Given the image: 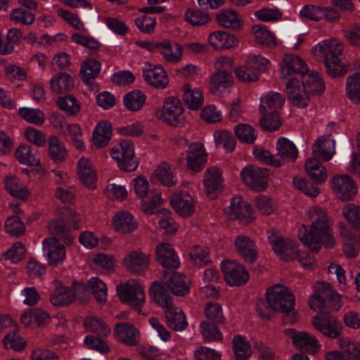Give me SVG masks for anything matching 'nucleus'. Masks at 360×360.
I'll use <instances>...</instances> for the list:
<instances>
[{
  "label": "nucleus",
  "mask_w": 360,
  "mask_h": 360,
  "mask_svg": "<svg viewBox=\"0 0 360 360\" xmlns=\"http://www.w3.org/2000/svg\"><path fill=\"white\" fill-rule=\"evenodd\" d=\"M252 32L257 42L266 46L276 45V37L266 26L254 25L252 26Z\"/></svg>",
  "instance_id": "nucleus-50"
},
{
  "label": "nucleus",
  "mask_w": 360,
  "mask_h": 360,
  "mask_svg": "<svg viewBox=\"0 0 360 360\" xmlns=\"http://www.w3.org/2000/svg\"><path fill=\"white\" fill-rule=\"evenodd\" d=\"M157 260L167 271L177 269L180 265L179 259L174 248L168 243H162L156 247Z\"/></svg>",
  "instance_id": "nucleus-24"
},
{
  "label": "nucleus",
  "mask_w": 360,
  "mask_h": 360,
  "mask_svg": "<svg viewBox=\"0 0 360 360\" xmlns=\"http://www.w3.org/2000/svg\"><path fill=\"white\" fill-rule=\"evenodd\" d=\"M15 157L22 164L37 166L40 164L38 152L29 145L20 146L15 150Z\"/></svg>",
  "instance_id": "nucleus-41"
},
{
  "label": "nucleus",
  "mask_w": 360,
  "mask_h": 360,
  "mask_svg": "<svg viewBox=\"0 0 360 360\" xmlns=\"http://www.w3.org/2000/svg\"><path fill=\"white\" fill-rule=\"evenodd\" d=\"M65 221L63 218L59 220H52L49 224V232L56 237L61 240L67 245H70L74 242L75 237L70 233L68 228L65 226Z\"/></svg>",
  "instance_id": "nucleus-36"
},
{
  "label": "nucleus",
  "mask_w": 360,
  "mask_h": 360,
  "mask_svg": "<svg viewBox=\"0 0 360 360\" xmlns=\"http://www.w3.org/2000/svg\"><path fill=\"white\" fill-rule=\"evenodd\" d=\"M285 334L291 339L293 345L302 352L314 354L320 347L315 337L307 333L298 332L295 329H288L285 330Z\"/></svg>",
  "instance_id": "nucleus-15"
},
{
  "label": "nucleus",
  "mask_w": 360,
  "mask_h": 360,
  "mask_svg": "<svg viewBox=\"0 0 360 360\" xmlns=\"http://www.w3.org/2000/svg\"><path fill=\"white\" fill-rule=\"evenodd\" d=\"M302 86L309 94H321L324 91V82L318 73L304 75L302 76Z\"/></svg>",
  "instance_id": "nucleus-48"
},
{
  "label": "nucleus",
  "mask_w": 360,
  "mask_h": 360,
  "mask_svg": "<svg viewBox=\"0 0 360 360\" xmlns=\"http://www.w3.org/2000/svg\"><path fill=\"white\" fill-rule=\"evenodd\" d=\"M183 100L185 105L190 110H198L203 104L204 97L202 91L198 89L191 88L187 84L184 86Z\"/></svg>",
  "instance_id": "nucleus-38"
},
{
  "label": "nucleus",
  "mask_w": 360,
  "mask_h": 360,
  "mask_svg": "<svg viewBox=\"0 0 360 360\" xmlns=\"http://www.w3.org/2000/svg\"><path fill=\"white\" fill-rule=\"evenodd\" d=\"M124 262L129 271L141 275L148 269L150 258L148 255L142 252L133 251L126 255Z\"/></svg>",
  "instance_id": "nucleus-25"
},
{
  "label": "nucleus",
  "mask_w": 360,
  "mask_h": 360,
  "mask_svg": "<svg viewBox=\"0 0 360 360\" xmlns=\"http://www.w3.org/2000/svg\"><path fill=\"white\" fill-rule=\"evenodd\" d=\"M330 182L333 192L342 201L351 200L357 193L356 184L349 175L334 176Z\"/></svg>",
  "instance_id": "nucleus-11"
},
{
  "label": "nucleus",
  "mask_w": 360,
  "mask_h": 360,
  "mask_svg": "<svg viewBox=\"0 0 360 360\" xmlns=\"http://www.w3.org/2000/svg\"><path fill=\"white\" fill-rule=\"evenodd\" d=\"M236 77L243 82H255L258 78L257 72H255L247 58L245 64L235 69Z\"/></svg>",
  "instance_id": "nucleus-59"
},
{
  "label": "nucleus",
  "mask_w": 360,
  "mask_h": 360,
  "mask_svg": "<svg viewBox=\"0 0 360 360\" xmlns=\"http://www.w3.org/2000/svg\"><path fill=\"white\" fill-rule=\"evenodd\" d=\"M157 218L160 226L165 229L167 233L172 235L177 231L178 225L172 217V213L169 210L167 209L161 210L159 211Z\"/></svg>",
  "instance_id": "nucleus-55"
},
{
  "label": "nucleus",
  "mask_w": 360,
  "mask_h": 360,
  "mask_svg": "<svg viewBox=\"0 0 360 360\" xmlns=\"http://www.w3.org/2000/svg\"><path fill=\"white\" fill-rule=\"evenodd\" d=\"M162 282L169 291L177 296H184L190 292V285L186 277L173 271H163Z\"/></svg>",
  "instance_id": "nucleus-12"
},
{
  "label": "nucleus",
  "mask_w": 360,
  "mask_h": 360,
  "mask_svg": "<svg viewBox=\"0 0 360 360\" xmlns=\"http://www.w3.org/2000/svg\"><path fill=\"white\" fill-rule=\"evenodd\" d=\"M184 109L179 99L174 97L167 98L157 112L158 117L167 124L173 127H181L186 122Z\"/></svg>",
  "instance_id": "nucleus-7"
},
{
  "label": "nucleus",
  "mask_w": 360,
  "mask_h": 360,
  "mask_svg": "<svg viewBox=\"0 0 360 360\" xmlns=\"http://www.w3.org/2000/svg\"><path fill=\"white\" fill-rule=\"evenodd\" d=\"M209 42L214 49H231L238 44L235 36L224 31L214 32L209 35Z\"/></svg>",
  "instance_id": "nucleus-37"
},
{
  "label": "nucleus",
  "mask_w": 360,
  "mask_h": 360,
  "mask_svg": "<svg viewBox=\"0 0 360 360\" xmlns=\"http://www.w3.org/2000/svg\"><path fill=\"white\" fill-rule=\"evenodd\" d=\"M203 183L206 194L214 198L222 189V176L219 169L216 167L207 168L204 175Z\"/></svg>",
  "instance_id": "nucleus-26"
},
{
  "label": "nucleus",
  "mask_w": 360,
  "mask_h": 360,
  "mask_svg": "<svg viewBox=\"0 0 360 360\" xmlns=\"http://www.w3.org/2000/svg\"><path fill=\"white\" fill-rule=\"evenodd\" d=\"M305 169L311 180L316 184H321L327 179L325 167L314 157L307 160Z\"/></svg>",
  "instance_id": "nucleus-35"
},
{
  "label": "nucleus",
  "mask_w": 360,
  "mask_h": 360,
  "mask_svg": "<svg viewBox=\"0 0 360 360\" xmlns=\"http://www.w3.org/2000/svg\"><path fill=\"white\" fill-rule=\"evenodd\" d=\"M5 188L13 197L25 200L30 195L28 188L15 176H8L5 180Z\"/></svg>",
  "instance_id": "nucleus-40"
},
{
  "label": "nucleus",
  "mask_w": 360,
  "mask_h": 360,
  "mask_svg": "<svg viewBox=\"0 0 360 360\" xmlns=\"http://www.w3.org/2000/svg\"><path fill=\"white\" fill-rule=\"evenodd\" d=\"M207 155L202 143L195 142L187 150L186 161L189 169L195 172L201 171L207 162Z\"/></svg>",
  "instance_id": "nucleus-20"
},
{
  "label": "nucleus",
  "mask_w": 360,
  "mask_h": 360,
  "mask_svg": "<svg viewBox=\"0 0 360 360\" xmlns=\"http://www.w3.org/2000/svg\"><path fill=\"white\" fill-rule=\"evenodd\" d=\"M277 153L274 154L275 167H278L285 162H294L298 156L295 145L285 137H280L276 141Z\"/></svg>",
  "instance_id": "nucleus-13"
},
{
  "label": "nucleus",
  "mask_w": 360,
  "mask_h": 360,
  "mask_svg": "<svg viewBox=\"0 0 360 360\" xmlns=\"http://www.w3.org/2000/svg\"><path fill=\"white\" fill-rule=\"evenodd\" d=\"M227 212L231 219H238L245 224L251 223L254 219L253 210L250 204L244 201L240 196L232 198Z\"/></svg>",
  "instance_id": "nucleus-14"
},
{
  "label": "nucleus",
  "mask_w": 360,
  "mask_h": 360,
  "mask_svg": "<svg viewBox=\"0 0 360 360\" xmlns=\"http://www.w3.org/2000/svg\"><path fill=\"white\" fill-rule=\"evenodd\" d=\"M233 84V77L227 70L217 71L210 78V88L212 93L217 95L223 94Z\"/></svg>",
  "instance_id": "nucleus-27"
},
{
  "label": "nucleus",
  "mask_w": 360,
  "mask_h": 360,
  "mask_svg": "<svg viewBox=\"0 0 360 360\" xmlns=\"http://www.w3.org/2000/svg\"><path fill=\"white\" fill-rule=\"evenodd\" d=\"M146 98L145 94L141 91L133 90L124 96V105L130 111H138L144 105Z\"/></svg>",
  "instance_id": "nucleus-49"
},
{
  "label": "nucleus",
  "mask_w": 360,
  "mask_h": 360,
  "mask_svg": "<svg viewBox=\"0 0 360 360\" xmlns=\"http://www.w3.org/2000/svg\"><path fill=\"white\" fill-rule=\"evenodd\" d=\"M111 136V124L106 121L101 122L94 129L93 143L97 147H104L108 143Z\"/></svg>",
  "instance_id": "nucleus-44"
},
{
  "label": "nucleus",
  "mask_w": 360,
  "mask_h": 360,
  "mask_svg": "<svg viewBox=\"0 0 360 360\" xmlns=\"http://www.w3.org/2000/svg\"><path fill=\"white\" fill-rule=\"evenodd\" d=\"M150 296L161 307L168 309L174 306L173 297L170 295L169 288L159 282H154L149 289Z\"/></svg>",
  "instance_id": "nucleus-32"
},
{
  "label": "nucleus",
  "mask_w": 360,
  "mask_h": 360,
  "mask_svg": "<svg viewBox=\"0 0 360 360\" xmlns=\"http://www.w3.org/2000/svg\"><path fill=\"white\" fill-rule=\"evenodd\" d=\"M286 92L288 99L297 108H304L309 103V94L304 86L300 85L297 79H289L286 83Z\"/></svg>",
  "instance_id": "nucleus-19"
},
{
  "label": "nucleus",
  "mask_w": 360,
  "mask_h": 360,
  "mask_svg": "<svg viewBox=\"0 0 360 360\" xmlns=\"http://www.w3.org/2000/svg\"><path fill=\"white\" fill-rule=\"evenodd\" d=\"M143 77L148 84L163 89L169 84L166 71L160 65L146 64L143 68Z\"/></svg>",
  "instance_id": "nucleus-16"
},
{
  "label": "nucleus",
  "mask_w": 360,
  "mask_h": 360,
  "mask_svg": "<svg viewBox=\"0 0 360 360\" xmlns=\"http://www.w3.org/2000/svg\"><path fill=\"white\" fill-rule=\"evenodd\" d=\"M114 330L117 339L127 345H136L139 342L138 330L131 323H117Z\"/></svg>",
  "instance_id": "nucleus-30"
},
{
  "label": "nucleus",
  "mask_w": 360,
  "mask_h": 360,
  "mask_svg": "<svg viewBox=\"0 0 360 360\" xmlns=\"http://www.w3.org/2000/svg\"><path fill=\"white\" fill-rule=\"evenodd\" d=\"M117 294L120 300L139 314L145 304L146 295L140 283L136 280H129L124 285L117 287Z\"/></svg>",
  "instance_id": "nucleus-6"
},
{
  "label": "nucleus",
  "mask_w": 360,
  "mask_h": 360,
  "mask_svg": "<svg viewBox=\"0 0 360 360\" xmlns=\"http://www.w3.org/2000/svg\"><path fill=\"white\" fill-rule=\"evenodd\" d=\"M57 105L60 110L70 115H76L80 110L77 99L72 94L59 97L57 100Z\"/></svg>",
  "instance_id": "nucleus-53"
},
{
  "label": "nucleus",
  "mask_w": 360,
  "mask_h": 360,
  "mask_svg": "<svg viewBox=\"0 0 360 360\" xmlns=\"http://www.w3.org/2000/svg\"><path fill=\"white\" fill-rule=\"evenodd\" d=\"M311 51L323 58L326 71L331 77L344 75L347 66L342 55V45L335 39L324 40L316 44Z\"/></svg>",
  "instance_id": "nucleus-2"
},
{
  "label": "nucleus",
  "mask_w": 360,
  "mask_h": 360,
  "mask_svg": "<svg viewBox=\"0 0 360 360\" xmlns=\"http://www.w3.org/2000/svg\"><path fill=\"white\" fill-rule=\"evenodd\" d=\"M224 280L230 286H239L245 284L249 280V274L245 267L231 261H224L221 264Z\"/></svg>",
  "instance_id": "nucleus-10"
},
{
  "label": "nucleus",
  "mask_w": 360,
  "mask_h": 360,
  "mask_svg": "<svg viewBox=\"0 0 360 360\" xmlns=\"http://www.w3.org/2000/svg\"><path fill=\"white\" fill-rule=\"evenodd\" d=\"M77 174L80 181L86 186L92 187L96 182V177L92 169V165L88 158H82L77 165Z\"/></svg>",
  "instance_id": "nucleus-39"
},
{
  "label": "nucleus",
  "mask_w": 360,
  "mask_h": 360,
  "mask_svg": "<svg viewBox=\"0 0 360 360\" xmlns=\"http://www.w3.org/2000/svg\"><path fill=\"white\" fill-rule=\"evenodd\" d=\"M335 153V141L328 136L319 138L312 145V154L314 158L324 161L330 160Z\"/></svg>",
  "instance_id": "nucleus-28"
},
{
  "label": "nucleus",
  "mask_w": 360,
  "mask_h": 360,
  "mask_svg": "<svg viewBox=\"0 0 360 360\" xmlns=\"http://www.w3.org/2000/svg\"><path fill=\"white\" fill-rule=\"evenodd\" d=\"M236 137L242 142L252 143L255 141L257 136L255 129L248 124H239L235 127Z\"/></svg>",
  "instance_id": "nucleus-62"
},
{
  "label": "nucleus",
  "mask_w": 360,
  "mask_h": 360,
  "mask_svg": "<svg viewBox=\"0 0 360 360\" xmlns=\"http://www.w3.org/2000/svg\"><path fill=\"white\" fill-rule=\"evenodd\" d=\"M342 214L354 229H360V207L348 204L343 207Z\"/></svg>",
  "instance_id": "nucleus-64"
},
{
  "label": "nucleus",
  "mask_w": 360,
  "mask_h": 360,
  "mask_svg": "<svg viewBox=\"0 0 360 360\" xmlns=\"http://www.w3.org/2000/svg\"><path fill=\"white\" fill-rule=\"evenodd\" d=\"M205 314L206 318L214 323H223L225 319L222 308L218 303L211 302L206 303L205 305Z\"/></svg>",
  "instance_id": "nucleus-63"
},
{
  "label": "nucleus",
  "mask_w": 360,
  "mask_h": 360,
  "mask_svg": "<svg viewBox=\"0 0 360 360\" xmlns=\"http://www.w3.org/2000/svg\"><path fill=\"white\" fill-rule=\"evenodd\" d=\"M283 63L284 66L281 69V74L284 78L290 77L292 73L302 75V77L308 71L307 63L293 54L285 55Z\"/></svg>",
  "instance_id": "nucleus-29"
},
{
  "label": "nucleus",
  "mask_w": 360,
  "mask_h": 360,
  "mask_svg": "<svg viewBox=\"0 0 360 360\" xmlns=\"http://www.w3.org/2000/svg\"><path fill=\"white\" fill-rule=\"evenodd\" d=\"M268 170L253 165L245 167L240 172L241 180L257 191L266 189L268 184Z\"/></svg>",
  "instance_id": "nucleus-8"
},
{
  "label": "nucleus",
  "mask_w": 360,
  "mask_h": 360,
  "mask_svg": "<svg viewBox=\"0 0 360 360\" xmlns=\"http://www.w3.org/2000/svg\"><path fill=\"white\" fill-rule=\"evenodd\" d=\"M79 290L85 291V286L79 284L77 288H73L58 284L50 297V302L56 307L67 306L75 300L77 291Z\"/></svg>",
  "instance_id": "nucleus-21"
},
{
  "label": "nucleus",
  "mask_w": 360,
  "mask_h": 360,
  "mask_svg": "<svg viewBox=\"0 0 360 360\" xmlns=\"http://www.w3.org/2000/svg\"><path fill=\"white\" fill-rule=\"evenodd\" d=\"M158 52H159L163 58L168 63H176L181 60L182 47L179 44H172L169 41L160 42Z\"/></svg>",
  "instance_id": "nucleus-34"
},
{
  "label": "nucleus",
  "mask_w": 360,
  "mask_h": 360,
  "mask_svg": "<svg viewBox=\"0 0 360 360\" xmlns=\"http://www.w3.org/2000/svg\"><path fill=\"white\" fill-rule=\"evenodd\" d=\"M266 302L273 311H278L283 314L285 323L296 322L295 311V296L288 288L283 285H275L268 288L266 292Z\"/></svg>",
  "instance_id": "nucleus-3"
},
{
  "label": "nucleus",
  "mask_w": 360,
  "mask_h": 360,
  "mask_svg": "<svg viewBox=\"0 0 360 360\" xmlns=\"http://www.w3.org/2000/svg\"><path fill=\"white\" fill-rule=\"evenodd\" d=\"M314 293L309 300V307L316 312L328 314L341 307L340 296L335 292L328 282H316Z\"/></svg>",
  "instance_id": "nucleus-4"
},
{
  "label": "nucleus",
  "mask_w": 360,
  "mask_h": 360,
  "mask_svg": "<svg viewBox=\"0 0 360 360\" xmlns=\"http://www.w3.org/2000/svg\"><path fill=\"white\" fill-rule=\"evenodd\" d=\"M51 91L56 94H63L74 86L73 78L66 72H60L53 76L49 82Z\"/></svg>",
  "instance_id": "nucleus-42"
},
{
  "label": "nucleus",
  "mask_w": 360,
  "mask_h": 360,
  "mask_svg": "<svg viewBox=\"0 0 360 360\" xmlns=\"http://www.w3.org/2000/svg\"><path fill=\"white\" fill-rule=\"evenodd\" d=\"M111 157L117 161V167L124 172L135 171L139 160L135 157L134 146L129 139L121 140L111 149Z\"/></svg>",
  "instance_id": "nucleus-5"
},
{
  "label": "nucleus",
  "mask_w": 360,
  "mask_h": 360,
  "mask_svg": "<svg viewBox=\"0 0 360 360\" xmlns=\"http://www.w3.org/2000/svg\"><path fill=\"white\" fill-rule=\"evenodd\" d=\"M116 231L122 233H131L137 229L138 224L131 214L126 211L118 212L112 219Z\"/></svg>",
  "instance_id": "nucleus-31"
},
{
  "label": "nucleus",
  "mask_w": 360,
  "mask_h": 360,
  "mask_svg": "<svg viewBox=\"0 0 360 360\" xmlns=\"http://www.w3.org/2000/svg\"><path fill=\"white\" fill-rule=\"evenodd\" d=\"M18 114L27 122L37 125H41L45 121L44 113L39 109L20 108Z\"/></svg>",
  "instance_id": "nucleus-56"
},
{
  "label": "nucleus",
  "mask_w": 360,
  "mask_h": 360,
  "mask_svg": "<svg viewBox=\"0 0 360 360\" xmlns=\"http://www.w3.org/2000/svg\"><path fill=\"white\" fill-rule=\"evenodd\" d=\"M88 290L91 291L96 300L102 302L105 300L107 297V286L100 278H91L88 283Z\"/></svg>",
  "instance_id": "nucleus-60"
},
{
  "label": "nucleus",
  "mask_w": 360,
  "mask_h": 360,
  "mask_svg": "<svg viewBox=\"0 0 360 360\" xmlns=\"http://www.w3.org/2000/svg\"><path fill=\"white\" fill-rule=\"evenodd\" d=\"M312 324L317 330L329 338H338L342 333V323L333 316L321 317L316 315Z\"/></svg>",
  "instance_id": "nucleus-17"
},
{
  "label": "nucleus",
  "mask_w": 360,
  "mask_h": 360,
  "mask_svg": "<svg viewBox=\"0 0 360 360\" xmlns=\"http://www.w3.org/2000/svg\"><path fill=\"white\" fill-rule=\"evenodd\" d=\"M307 213L311 226L309 232L305 225L299 229L297 234L300 240L315 252L319 251L323 243L328 248H332L334 238L331 236L326 210L315 206L309 208Z\"/></svg>",
  "instance_id": "nucleus-1"
},
{
  "label": "nucleus",
  "mask_w": 360,
  "mask_h": 360,
  "mask_svg": "<svg viewBox=\"0 0 360 360\" xmlns=\"http://www.w3.org/2000/svg\"><path fill=\"white\" fill-rule=\"evenodd\" d=\"M236 252L244 260L250 264L256 262L257 259V249L255 242L247 236L240 235L234 240Z\"/></svg>",
  "instance_id": "nucleus-22"
},
{
  "label": "nucleus",
  "mask_w": 360,
  "mask_h": 360,
  "mask_svg": "<svg viewBox=\"0 0 360 360\" xmlns=\"http://www.w3.org/2000/svg\"><path fill=\"white\" fill-rule=\"evenodd\" d=\"M85 330L94 333L100 337L107 336L110 333V328L100 318L96 316H87L84 321Z\"/></svg>",
  "instance_id": "nucleus-46"
},
{
  "label": "nucleus",
  "mask_w": 360,
  "mask_h": 360,
  "mask_svg": "<svg viewBox=\"0 0 360 360\" xmlns=\"http://www.w3.org/2000/svg\"><path fill=\"white\" fill-rule=\"evenodd\" d=\"M170 203L176 212L183 217H189L194 212V201L186 191L174 193L170 198Z\"/></svg>",
  "instance_id": "nucleus-23"
},
{
  "label": "nucleus",
  "mask_w": 360,
  "mask_h": 360,
  "mask_svg": "<svg viewBox=\"0 0 360 360\" xmlns=\"http://www.w3.org/2000/svg\"><path fill=\"white\" fill-rule=\"evenodd\" d=\"M165 319L169 328L175 331H182L188 326L186 317L182 309L173 306L165 311Z\"/></svg>",
  "instance_id": "nucleus-33"
},
{
  "label": "nucleus",
  "mask_w": 360,
  "mask_h": 360,
  "mask_svg": "<svg viewBox=\"0 0 360 360\" xmlns=\"http://www.w3.org/2000/svg\"><path fill=\"white\" fill-rule=\"evenodd\" d=\"M189 255L195 266H202L211 262V260L208 258L209 250L207 247L195 245L190 252Z\"/></svg>",
  "instance_id": "nucleus-58"
},
{
  "label": "nucleus",
  "mask_w": 360,
  "mask_h": 360,
  "mask_svg": "<svg viewBox=\"0 0 360 360\" xmlns=\"http://www.w3.org/2000/svg\"><path fill=\"white\" fill-rule=\"evenodd\" d=\"M157 179L165 186L172 187L177 182L174 168L167 162L162 163L154 172Z\"/></svg>",
  "instance_id": "nucleus-45"
},
{
  "label": "nucleus",
  "mask_w": 360,
  "mask_h": 360,
  "mask_svg": "<svg viewBox=\"0 0 360 360\" xmlns=\"http://www.w3.org/2000/svg\"><path fill=\"white\" fill-rule=\"evenodd\" d=\"M233 349L235 354L236 360H248L251 355V347L245 338L241 335H236L233 338Z\"/></svg>",
  "instance_id": "nucleus-51"
},
{
  "label": "nucleus",
  "mask_w": 360,
  "mask_h": 360,
  "mask_svg": "<svg viewBox=\"0 0 360 360\" xmlns=\"http://www.w3.org/2000/svg\"><path fill=\"white\" fill-rule=\"evenodd\" d=\"M219 24L224 27L238 30L241 27V21L238 19L237 13L232 10H225L217 16Z\"/></svg>",
  "instance_id": "nucleus-52"
},
{
  "label": "nucleus",
  "mask_w": 360,
  "mask_h": 360,
  "mask_svg": "<svg viewBox=\"0 0 360 360\" xmlns=\"http://www.w3.org/2000/svg\"><path fill=\"white\" fill-rule=\"evenodd\" d=\"M200 333L205 340L219 341L223 338L222 333L214 323L203 321L200 323Z\"/></svg>",
  "instance_id": "nucleus-54"
},
{
  "label": "nucleus",
  "mask_w": 360,
  "mask_h": 360,
  "mask_svg": "<svg viewBox=\"0 0 360 360\" xmlns=\"http://www.w3.org/2000/svg\"><path fill=\"white\" fill-rule=\"evenodd\" d=\"M10 20L15 24L30 25L35 20V15L26 9L16 8L11 12Z\"/></svg>",
  "instance_id": "nucleus-57"
},
{
  "label": "nucleus",
  "mask_w": 360,
  "mask_h": 360,
  "mask_svg": "<svg viewBox=\"0 0 360 360\" xmlns=\"http://www.w3.org/2000/svg\"><path fill=\"white\" fill-rule=\"evenodd\" d=\"M42 249L51 266L61 265L66 258L65 247L56 237L45 238L42 241Z\"/></svg>",
  "instance_id": "nucleus-9"
},
{
  "label": "nucleus",
  "mask_w": 360,
  "mask_h": 360,
  "mask_svg": "<svg viewBox=\"0 0 360 360\" xmlns=\"http://www.w3.org/2000/svg\"><path fill=\"white\" fill-rule=\"evenodd\" d=\"M101 68V63L91 58L85 60L81 65L80 75L82 80L91 91L96 92L98 91V84L94 80L98 76Z\"/></svg>",
  "instance_id": "nucleus-18"
},
{
  "label": "nucleus",
  "mask_w": 360,
  "mask_h": 360,
  "mask_svg": "<svg viewBox=\"0 0 360 360\" xmlns=\"http://www.w3.org/2000/svg\"><path fill=\"white\" fill-rule=\"evenodd\" d=\"M49 155L55 163H61L67 158L68 152L62 141L58 136H51L48 139Z\"/></svg>",
  "instance_id": "nucleus-43"
},
{
  "label": "nucleus",
  "mask_w": 360,
  "mask_h": 360,
  "mask_svg": "<svg viewBox=\"0 0 360 360\" xmlns=\"http://www.w3.org/2000/svg\"><path fill=\"white\" fill-rule=\"evenodd\" d=\"M338 345L351 360H360V345L348 338L338 340Z\"/></svg>",
  "instance_id": "nucleus-61"
},
{
  "label": "nucleus",
  "mask_w": 360,
  "mask_h": 360,
  "mask_svg": "<svg viewBox=\"0 0 360 360\" xmlns=\"http://www.w3.org/2000/svg\"><path fill=\"white\" fill-rule=\"evenodd\" d=\"M346 94L349 100L360 104V72H356L347 78Z\"/></svg>",
  "instance_id": "nucleus-47"
}]
</instances>
